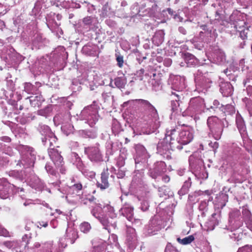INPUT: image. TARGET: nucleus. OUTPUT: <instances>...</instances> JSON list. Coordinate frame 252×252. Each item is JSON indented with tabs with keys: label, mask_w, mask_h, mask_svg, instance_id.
<instances>
[{
	"label": "nucleus",
	"mask_w": 252,
	"mask_h": 252,
	"mask_svg": "<svg viewBox=\"0 0 252 252\" xmlns=\"http://www.w3.org/2000/svg\"><path fill=\"white\" fill-rule=\"evenodd\" d=\"M112 237L114 239H115V238H116V237H116V236L115 235L113 234V235H112Z\"/></svg>",
	"instance_id": "56"
},
{
	"label": "nucleus",
	"mask_w": 252,
	"mask_h": 252,
	"mask_svg": "<svg viewBox=\"0 0 252 252\" xmlns=\"http://www.w3.org/2000/svg\"><path fill=\"white\" fill-rule=\"evenodd\" d=\"M178 133L175 129H172L166 132L164 138V142L168 143L171 150L176 149L181 150L182 146L181 142L179 141V137H178Z\"/></svg>",
	"instance_id": "3"
},
{
	"label": "nucleus",
	"mask_w": 252,
	"mask_h": 252,
	"mask_svg": "<svg viewBox=\"0 0 252 252\" xmlns=\"http://www.w3.org/2000/svg\"><path fill=\"white\" fill-rule=\"evenodd\" d=\"M32 86L31 83H25L24 90L26 92L30 93L32 91Z\"/></svg>",
	"instance_id": "34"
},
{
	"label": "nucleus",
	"mask_w": 252,
	"mask_h": 252,
	"mask_svg": "<svg viewBox=\"0 0 252 252\" xmlns=\"http://www.w3.org/2000/svg\"><path fill=\"white\" fill-rule=\"evenodd\" d=\"M179 31L180 33L185 35L187 33L186 30L183 27H180L179 28Z\"/></svg>",
	"instance_id": "45"
},
{
	"label": "nucleus",
	"mask_w": 252,
	"mask_h": 252,
	"mask_svg": "<svg viewBox=\"0 0 252 252\" xmlns=\"http://www.w3.org/2000/svg\"><path fill=\"white\" fill-rule=\"evenodd\" d=\"M8 192V184L0 180V195H6Z\"/></svg>",
	"instance_id": "26"
},
{
	"label": "nucleus",
	"mask_w": 252,
	"mask_h": 252,
	"mask_svg": "<svg viewBox=\"0 0 252 252\" xmlns=\"http://www.w3.org/2000/svg\"><path fill=\"white\" fill-rule=\"evenodd\" d=\"M49 138L48 141L50 143V147L49 149H50V148H54L55 147V146L54 144H55L56 142V137L53 135L52 133H50L49 134Z\"/></svg>",
	"instance_id": "29"
},
{
	"label": "nucleus",
	"mask_w": 252,
	"mask_h": 252,
	"mask_svg": "<svg viewBox=\"0 0 252 252\" xmlns=\"http://www.w3.org/2000/svg\"><path fill=\"white\" fill-rule=\"evenodd\" d=\"M85 152L88 155L90 159L94 161H99L102 157L100 151L97 147H88L85 149Z\"/></svg>",
	"instance_id": "10"
},
{
	"label": "nucleus",
	"mask_w": 252,
	"mask_h": 252,
	"mask_svg": "<svg viewBox=\"0 0 252 252\" xmlns=\"http://www.w3.org/2000/svg\"><path fill=\"white\" fill-rule=\"evenodd\" d=\"M83 22L86 25H90L93 22V18L91 17L87 16L84 18Z\"/></svg>",
	"instance_id": "36"
},
{
	"label": "nucleus",
	"mask_w": 252,
	"mask_h": 252,
	"mask_svg": "<svg viewBox=\"0 0 252 252\" xmlns=\"http://www.w3.org/2000/svg\"><path fill=\"white\" fill-rule=\"evenodd\" d=\"M219 104H220L219 102L217 100H215L213 102V106H211L208 109H212L215 111V108H217L218 107V106L219 105Z\"/></svg>",
	"instance_id": "42"
},
{
	"label": "nucleus",
	"mask_w": 252,
	"mask_h": 252,
	"mask_svg": "<svg viewBox=\"0 0 252 252\" xmlns=\"http://www.w3.org/2000/svg\"><path fill=\"white\" fill-rule=\"evenodd\" d=\"M116 60L118 62V65L120 67H122L123 65V57L121 55H118L117 54H116Z\"/></svg>",
	"instance_id": "33"
},
{
	"label": "nucleus",
	"mask_w": 252,
	"mask_h": 252,
	"mask_svg": "<svg viewBox=\"0 0 252 252\" xmlns=\"http://www.w3.org/2000/svg\"><path fill=\"white\" fill-rule=\"evenodd\" d=\"M121 214L128 220L132 221L133 215V208L129 205H126L120 210Z\"/></svg>",
	"instance_id": "16"
},
{
	"label": "nucleus",
	"mask_w": 252,
	"mask_h": 252,
	"mask_svg": "<svg viewBox=\"0 0 252 252\" xmlns=\"http://www.w3.org/2000/svg\"><path fill=\"white\" fill-rule=\"evenodd\" d=\"M164 252H179L174 247L171 245H167Z\"/></svg>",
	"instance_id": "37"
},
{
	"label": "nucleus",
	"mask_w": 252,
	"mask_h": 252,
	"mask_svg": "<svg viewBox=\"0 0 252 252\" xmlns=\"http://www.w3.org/2000/svg\"><path fill=\"white\" fill-rule=\"evenodd\" d=\"M181 78L175 77L172 83V88L176 90L178 93L183 88V84L180 83Z\"/></svg>",
	"instance_id": "23"
},
{
	"label": "nucleus",
	"mask_w": 252,
	"mask_h": 252,
	"mask_svg": "<svg viewBox=\"0 0 252 252\" xmlns=\"http://www.w3.org/2000/svg\"><path fill=\"white\" fill-rule=\"evenodd\" d=\"M185 62L188 66H191L196 65L198 63V60L195 57L190 54L185 55Z\"/></svg>",
	"instance_id": "21"
},
{
	"label": "nucleus",
	"mask_w": 252,
	"mask_h": 252,
	"mask_svg": "<svg viewBox=\"0 0 252 252\" xmlns=\"http://www.w3.org/2000/svg\"><path fill=\"white\" fill-rule=\"evenodd\" d=\"M156 73H154L153 74V76L155 77L156 76Z\"/></svg>",
	"instance_id": "60"
},
{
	"label": "nucleus",
	"mask_w": 252,
	"mask_h": 252,
	"mask_svg": "<svg viewBox=\"0 0 252 252\" xmlns=\"http://www.w3.org/2000/svg\"><path fill=\"white\" fill-rule=\"evenodd\" d=\"M136 156L135 162L137 164L140 162H143L149 157L145 147L140 144L135 146Z\"/></svg>",
	"instance_id": "8"
},
{
	"label": "nucleus",
	"mask_w": 252,
	"mask_h": 252,
	"mask_svg": "<svg viewBox=\"0 0 252 252\" xmlns=\"http://www.w3.org/2000/svg\"><path fill=\"white\" fill-rule=\"evenodd\" d=\"M162 181L165 183H168L170 181V178L167 175H165L162 177Z\"/></svg>",
	"instance_id": "47"
},
{
	"label": "nucleus",
	"mask_w": 252,
	"mask_h": 252,
	"mask_svg": "<svg viewBox=\"0 0 252 252\" xmlns=\"http://www.w3.org/2000/svg\"><path fill=\"white\" fill-rule=\"evenodd\" d=\"M7 140H9V138H6Z\"/></svg>",
	"instance_id": "62"
},
{
	"label": "nucleus",
	"mask_w": 252,
	"mask_h": 252,
	"mask_svg": "<svg viewBox=\"0 0 252 252\" xmlns=\"http://www.w3.org/2000/svg\"><path fill=\"white\" fill-rule=\"evenodd\" d=\"M248 93L250 94V95H252V86H249L247 88Z\"/></svg>",
	"instance_id": "49"
},
{
	"label": "nucleus",
	"mask_w": 252,
	"mask_h": 252,
	"mask_svg": "<svg viewBox=\"0 0 252 252\" xmlns=\"http://www.w3.org/2000/svg\"><path fill=\"white\" fill-rule=\"evenodd\" d=\"M204 106V100L202 98L194 97L190 99L188 110L192 114L200 113L203 111Z\"/></svg>",
	"instance_id": "5"
},
{
	"label": "nucleus",
	"mask_w": 252,
	"mask_h": 252,
	"mask_svg": "<svg viewBox=\"0 0 252 252\" xmlns=\"http://www.w3.org/2000/svg\"><path fill=\"white\" fill-rule=\"evenodd\" d=\"M194 238L192 235H189L182 239L180 238H177V241L178 242L183 245H187L192 242L194 240Z\"/></svg>",
	"instance_id": "27"
},
{
	"label": "nucleus",
	"mask_w": 252,
	"mask_h": 252,
	"mask_svg": "<svg viewBox=\"0 0 252 252\" xmlns=\"http://www.w3.org/2000/svg\"><path fill=\"white\" fill-rule=\"evenodd\" d=\"M105 244H101L94 247L93 252H105Z\"/></svg>",
	"instance_id": "30"
},
{
	"label": "nucleus",
	"mask_w": 252,
	"mask_h": 252,
	"mask_svg": "<svg viewBox=\"0 0 252 252\" xmlns=\"http://www.w3.org/2000/svg\"><path fill=\"white\" fill-rule=\"evenodd\" d=\"M0 236L4 237L9 236L8 231L4 228L0 226Z\"/></svg>",
	"instance_id": "35"
},
{
	"label": "nucleus",
	"mask_w": 252,
	"mask_h": 252,
	"mask_svg": "<svg viewBox=\"0 0 252 252\" xmlns=\"http://www.w3.org/2000/svg\"><path fill=\"white\" fill-rule=\"evenodd\" d=\"M221 56H222V58H221V61H222V60H223V59H224V57L223 55H221Z\"/></svg>",
	"instance_id": "58"
},
{
	"label": "nucleus",
	"mask_w": 252,
	"mask_h": 252,
	"mask_svg": "<svg viewBox=\"0 0 252 252\" xmlns=\"http://www.w3.org/2000/svg\"><path fill=\"white\" fill-rule=\"evenodd\" d=\"M23 189H21V191H23Z\"/></svg>",
	"instance_id": "63"
},
{
	"label": "nucleus",
	"mask_w": 252,
	"mask_h": 252,
	"mask_svg": "<svg viewBox=\"0 0 252 252\" xmlns=\"http://www.w3.org/2000/svg\"><path fill=\"white\" fill-rule=\"evenodd\" d=\"M118 178H122L125 176V171L122 168H120L117 174Z\"/></svg>",
	"instance_id": "41"
},
{
	"label": "nucleus",
	"mask_w": 252,
	"mask_h": 252,
	"mask_svg": "<svg viewBox=\"0 0 252 252\" xmlns=\"http://www.w3.org/2000/svg\"><path fill=\"white\" fill-rule=\"evenodd\" d=\"M45 169L47 172L49 173L50 174L52 175L56 174L55 170L53 169L51 165L49 164H46L45 166Z\"/></svg>",
	"instance_id": "38"
},
{
	"label": "nucleus",
	"mask_w": 252,
	"mask_h": 252,
	"mask_svg": "<svg viewBox=\"0 0 252 252\" xmlns=\"http://www.w3.org/2000/svg\"><path fill=\"white\" fill-rule=\"evenodd\" d=\"M166 165L163 161L157 162L149 171V175L153 179H156L158 176L166 171Z\"/></svg>",
	"instance_id": "7"
},
{
	"label": "nucleus",
	"mask_w": 252,
	"mask_h": 252,
	"mask_svg": "<svg viewBox=\"0 0 252 252\" xmlns=\"http://www.w3.org/2000/svg\"><path fill=\"white\" fill-rule=\"evenodd\" d=\"M73 188H74L77 190H80L82 189V186L81 184H75L73 186Z\"/></svg>",
	"instance_id": "46"
},
{
	"label": "nucleus",
	"mask_w": 252,
	"mask_h": 252,
	"mask_svg": "<svg viewBox=\"0 0 252 252\" xmlns=\"http://www.w3.org/2000/svg\"><path fill=\"white\" fill-rule=\"evenodd\" d=\"M220 91L223 96H227L232 94L233 88L229 82L221 83L220 85Z\"/></svg>",
	"instance_id": "14"
},
{
	"label": "nucleus",
	"mask_w": 252,
	"mask_h": 252,
	"mask_svg": "<svg viewBox=\"0 0 252 252\" xmlns=\"http://www.w3.org/2000/svg\"><path fill=\"white\" fill-rule=\"evenodd\" d=\"M170 10H171V9H168L169 12L170 11Z\"/></svg>",
	"instance_id": "61"
},
{
	"label": "nucleus",
	"mask_w": 252,
	"mask_h": 252,
	"mask_svg": "<svg viewBox=\"0 0 252 252\" xmlns=\"http://www.w3.org/2000/svg\"><path fill=\"white\" fill-rule=\"evenodd\" d=\"M227 69L224 70V73H226V72H227Z\"/></svg>",
	"instance_id": "59"
},
{
	"label": "nucleus",
	"mask_w": 252,
	"mask_h": 252,
	"mask_svg": "<svg viewBox=\"0 0 252 252\" xmlns=\"http://www.w3.org/2000/svg\"><path fill=\"white\" fill-rule=\"evenodd\" d=\"M158 153L160 155H166L168 156V154L170 153V151L171 149L168 143L164 142V139L162 142H159L157 145Z\"/></svg>",
	"instance_id": "13"
},
{
	"label": "nucleus",
	"mask_w": 252,
	"mask_h": 252,
	"mask_svg": "<svg viewBox=\"0 0 252 252\" xmlns=\"http://www.w3.org/2000/svg\"><path fill=\"white\" fill-rule=\"evenodd\" d=\"M97 211L98 209L94 208L92 210L91 213L93 216H94L95 218L98 220L99 218L101 217V215L97 214Z\"/></svg>",
	"instance_id": "39"
},
{
	"label": "nucleus",
	"mask_w": 252,
	"mask_h": 252,
	"mask_svg": "<svg viewBox=\"0 0 252 252\" xmlns=\"http://www.w3.org/2000/svg\"><path fill=\"white\" fill-rule=\"evenodd\" d=\"M144 69L142 68L137 72V73H139V75L142 76L144 74Z\"/></svg>",
	"instance_id": "51"
},
{
	"label": "nucleus",
	"mask_w": 252,
	"mask_h": 252,
	"mask_svg": "<svg viewBox=\"0 0 252 252\" xmlns=\"http://www.w3.org/2000/svg\"><path fill=\"white\" fill-rule=\"evenodd\" d=\"M91 228L90 223L87 222H84L80 225V230L84 233L88 232Z\"/></svg>",
	"instance_id": "28"
},
{
	"label": "nucleus",
	"mask_w": 252,
	"mask_h": 252,
	"mask_svg": "<svg viewBox=\"0 0 252 252\" xmlns=\"http://www.w3.org/2000/svg\"><path fill=\"white\" fill-rule=\"evenodd\" d=\"M205 202H202L200 204V206H199V208L200 209H201V206H204L205 205Z\"/></svg>",
	"instance_id": "53"
},
{
	"label": "nucleus",
	"mask_w": 252,
	"mask_h": 252,
	"mask_svg": "<svg viewBox=\"0 0 252 252\" xmlns=\"http://www.w3.org/2000/svg\"><path fill=\"white\" fill-rule=\"evenodd\" d=\"M178 136L182 146L189 143L193 139L192 133L189 129L182 130Z\"/></svg>",
	"instance_id": "11"
},
{
	"label": "nucleus",
	"mask_w": 252,
	"mask_h": 252,
	"mask_svg": "<svg viewBox=\"0 0 252 252\" xmlns=\"http://www.w3.org/2000/svg\"><path fill=\"white\" fill-rule=\"evenodd\" d=\"M98 220L104 226V228L107 229L108 232H110V227L111 226L113 227L116 226L115 223H112V221L109 220V218L106 216L101 215V217L99 218Z\"/></svg>",
	"instance_id": "17"
},
{
	"label": "nucleus",
	"mask_w": 252,
	"mask_h": 252,
	"mask_svg": "<svg viewBox=\"0 0 252 252\" xmlns=\"http://www.w3.org/2000/svg\"><path fill=\"white\" fill-rule=\"evenodd\" d=\"M172 95H174L177 99L173 100L171 101V107L172 113H177L178 112V108L180 106L179 103V96L180 95L176 93L172 92Z\"/></svg>",
	"instance_id": "20"
},
{
	"label": "nucleus",
	"mask_w": 252,
	"mask_h": 252,
	"mask_svg": "<svg viewBox=\"0 0 252 252\" xmlns=\"http://www.w3.org/2000/svg\"><path fill=\"white\" fill-rule=\"evenodd\" d=\"M207 125L210 132L216 140L221 138L224 124L223 122L216 117H210L208 118Z\"/></svg>",
	"instance_id": "1"
},
{
	"label": "nucleus",
	"mask_w": 252,
	"mask_h": 252,
	"mask_svg": "<svg viewBox=\"0 0 252 252\" xmlns=\"http://www.w3.org/2000/svg\"><path fill=\"white\" fill-rule=\"evenodd\" d=\"M191 182L190 180L185 181L181 189L178 191L180 195H183L188 193L189 188L191 186Z\"/></svg>",
	"instance_id": "22"
},
{
	"label": "nucleus",
	"mask_w": 252,
	"mask_h": 252,
	"mask_svg": "<svg viewBox=\"0 0 252 252\" xmlns=\"http://www.w3.org/2000/svg\"><path fill=\"white\" fill-rule=\"evenodd\" d=\"M236 123L241 134L244 135L246 133V126L243 118L239 115H236Z\"/></svg>",
	"instance_id": "18"
},
{
	"label": "nucleus",
	"mask_w": 252,
	"mask_h": 252,
	"mask_svg": "<svg viewBox=\"0 0 252 252\" xmlns=\"http://www.w3.org/2000/svg\"><path fill=\"white\" fill-rule=\"evenodd\" d=\"M40 246V244L38 243H37L35 244V247L36 248H38Z\"/></svg>",
	"instance_id": "55"
},
{
	"label": "nucleus",
	"mask_w": 252,
	"mask_h": 252,
	"mask_svg": "<svg viewBox=\"0 0 252 252\" xmlns=\"http://www.w3.org/2000/svg\"><path fill=\"white\" fill-rule=\"evenodd\" d=\"M172 63V60L170 59H166L164 61V64L167 66H170Z\"/></svg>",
	"instance_id": "44"
},
{
	"label": "nucleus",
	"mask_w": 252,
	"mask_h": 252,
	"mask_svg": "<svg viewBox=\"0 0 252 252\" xmlns=\"http://www.w3.org/2000/svg\"><path fill=\"white\" fill-rule=\"evenodd\" d=\"M109 174L107 170L103 171L101 174L100 181H97L96 183L97 187L101 190L105 189L109 187V184L108 181Z\"/></svg>",
	"instance_id": "12"
},
{
	"label": "nucleus",
	"mask_w": 252,
	"mask_h": 252,
	"mask_svg": "<svg viewBox=\"0 0 252 252\" xmlns=\"http://www.w3.org/2000/svg\"><path fill=\"white\" fill-rule=\"evenodd\" d=\"M237 25L235 26L237 32L239 33V36L242 39H245L247 37V34L248 33V29L242 28L241 27H237Z\"/></svg>",
	"instance_id": "25"
},
{
	"label": "nucleus",
	"mask_w": 252,
	"mask_h": 252,
	"mask_svg": "<svg viewBox=\"0 0 252 252\" xmlns=\"http://www.w3.org/2000/svg\"><path fill=\"white\" fill-rule=\"evenodd\" d=\"M65 237L71 244H73L75 240L78 238V232L72 228L69 227L66 229Z\"/></svg>",
	"instance_id": "15"
},
{
	"label": "nucleus",
	"mask_w": 252,
	"mask_h": 252,
	"mask_svg": "<svg viewBox=\"0 0 252 252\" xmlns=\"http://www.w3.org/2000/svg\"><path fill=\"white\" fill-rule=\"evenodd\" d=\"M249 77H252V76H251L250 75Z\"/></svg>",
	"instance_id": "64"
},
{
	"label": "nucleus",
	"mask_w": 252,
	"mask_h": 252,
	"mask_svg": "<svg viewBox=\"0 0 252 252\" xmlns=\"http://www.w3.org/2000/svg\"><path fill=\"white\" fill-rule=\"evenodd\" d=\"M42 223H43V224H41V223H40V225H42V226L43 227H46L47 225H48V222H42Z\"/></svg>",
	"instance_id": "52"
},
{
	"label": "nucleus",
	"mask_w": 252,
	"mask_h": 252,
	"mask_svg": "<svg viewBox=\"0 0 252 252\" xmlns=\"http://www.w3.org/2000/svg\"><path fill=\"white\" fill-rule=\"evenodd\" d=\"M237 252H252V246L247 245L240 248Z\"/></svg>",
	"instance_id": "31"
},
{
	"label": "nucleus",
	"mask_w": 252,
	"mask_h": 252,
	"mask_svg": "<svg viewBox=\"0 0 252 252\" xmlns=\"http://www.w3.org/2000/svg\"><path fill=\"white\" fill-rule=\"evenodd\" d=\"M246 106L250 112H252V100H250L246 103Z\"/></svg>",
	"instance_id": "43"
},
{
	"label": "nucleus",
	"mask_w": 252,
	"mask_h": 252,
	"mask_svg": "<svg viewBox=\"0 0 252 252\" xmlns=\"http://www.w3.org/2000/svg\"><path fill=\"white\" fill-rule=\"evenodd\" d=\"M48 153L56 167L60 168V171L63 173L64 170L63 166L64 162L63 157L61 156L58 151L56 149H54V148H50L48 150Z\"/></svg>",
	"instance_id": "6"
},
{
	"label": "nucleus",
	"mask_w": 252,
	"mask_h": 252,
	"mask_svg": "<svg viewBox=\"0 0 252 252\" xmlns=\"http://www.w3.org/2000/svg\"><path fill=\"white\" fill-rule=\"evenodd\" d=\"M132 223H133V225L136 226L137 224H140L141 222L140 220H134V222Z\"/></svg>",
	"instance_id": "50"
},
{
	"label": "nucleus",
	"mask_w": 252,
	"mask_h": 252,
	"mask_svg": "<svg viewBox=\"0 0 252 252\" xmlns=\"http://www.w3.org/2000/svg\"><path fill=\"white\" fill-rule=\"evenodd\" d=\"M38 113L41 115H44L43 114V111L42 110H40L39 112H38Z\"/></svg>",
	"instance_id": "54"
},
{
	"label": "nucleus",
	"mask_w": 252,
	"mask_h": 252,
	"mask_svg": "<svg viewBox=\"0 0 252 252\" xmlns=\"http://www.w3.org/2000/svg\"><path fill=\"white\" fill-rule=\"evenodd\" d=\"M49 139V135H46L44 137L42 138V141L44 144H45L47 141H48Z\"/></svg>",
	"instance_id": "48"
},
{
	"label": "nucleus",
	"mask_w": 252,
	"mask_h": 252,
	"mask_svg": "<svg viewBox=\"0 0 252 252\" xmlns=\"http://www.w3.org/2000/svg\"><path fill=\"white\" fill-rule=\"evenodd\" d=\"M126 82V79L125 78L117 77L114 79L116 86L119 89L124 88Z\"/></svg>",
	"instance_id": "24"
},
{
	"label": "nucleus",
	"mask_w": 252,
	"mask_h": 252,
	"mask_svg": "<svg viewBox=\"0 0 252 252\" xmlns=\"http://www.w3.org/2000/svg\"><path fill=\"white\" fill-rule=\"evenodd\" d=\"M81 116L85 123L91 127L94 126L99 118L98 111L92 106H88L84 108L81 112Z\"/></svg>",
	"instance_id": "2"
},
{
	"label": "nucleus",
	"mask_w": 252,
	"mask_h": 252,
	"mask_svg": "<svg viewBox=\"0 0 252 252\" xmlns=\"http://www.w3.org/2000/svg\"><path fill=\"white\" fill-rule=\"evenodd\" d=\"M209 145L213 148L214 153L216 152V150L219 146V143L217 142H211L210 143Z\"/></svg>",
	"instance_id": "40"
},
{
	"label": "nucleus",
	"mask_w": 252,
	"mask_h": 252,
	"mask_svg": "<svg viewBox=\"0 0 252 252\" xmlns=\"http://www.w3.org/2000/svg\"><path fill=\"white\" fill-rule=\"evenodd\" d=\"M201 1L204 3H206L208 1V0H201Z\"/></svg>",
	"instance_id": "57"
},
{
	"label": "nucleus",
	"mask_w": 252,
	"mask_h": 252,
	"mask_svg": "<svg viewBox=\"0 0 252 252\" xmlns=\"http://www.w3.org/2000/svg\"><path fill=\"white\" fill-rule=\"evenodd\" d=\"M160 229L158 221L155 218L152 219L149 223L148 228V232L149 234H154V232L158 231Z\"/></svg>",
	"instance_id": "19"
},
{
	"label": "nucleus",
	"mask_w": 252,
	"mask_h": 252,
	"mask_svg": "<svg viewBox=\"0 0 252 252\" xmlns=\"http://www.w3.org/2000/svg\"><path fill=\"white\" fill-rule=\"evenodd\" d=\"M3 244L7 248L11 249L15 247L17 244L15 241H5L3 242Z\"/></svg>",
	"instance_id": "32"
},
{
	"label": "nucleus",
	"mask_w": 252,
	"mask_h": 252,
	"mask_svg": "<svg viewBox=\"0 0 252 252\" xmlns=\"http://www.w3.org/2000/svg\"><path fill=\"white\" fill-rule=\"evenodd\" d=\"M135 101L140 105V108L145 115L155 118L158 117L157 110L149 101L142 99H136Z\"/></svg>",
	"instance_id": "4"
},
{
	"label": "nucleus",
	"mask_w": 252,
	"mask_h": 252,
	"mask_svg": "<svg viewBox=\"0 0 252 252\" xmlns=\"http://www.w3.org/2000/svg\"><path fill=\"white\" fill-rule=\"evenodd\" d=\"M126 243L129 248L133 249L135 248L137 244V238L135 229L128 227L126 231Z\"/></svg>",
	"instance_id": "9"
}]
</instances>
